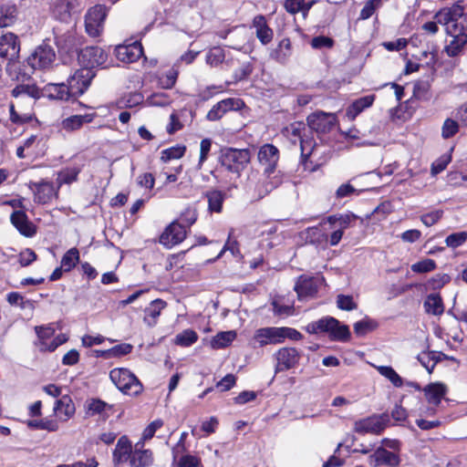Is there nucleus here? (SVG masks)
<instances>
[{"label": "nucleus", "mask_w": 467, "mask_h": 467, "mask_svg": "<svg viewBox=\"0 0 467 467\" xmlns=\"http://www.w3.org/2000/svg\"><path fill=\"white\" fill-rule=\"evenodd\" d=\"M48 96L55 99H67L71 96L68 85L48 84L46 87Z\"/></svg>", "instance_id": "39"}, {"label": "nucleus", "mask_w": 467, "mask_h": 467, "mask_svg": "<svg viewBox=\"0 0 467 467\" xmlns=\"http://www.w3.org/2000/svg\"><path fill=\"white\" fill-rule=\"evenodd\" d=\"M368 462L371 467H379L382 465L397 467L400 463V459L397 452L389 451L381 446L368 456Z\"/></svg>", "instance_id": "18"}, {"label": "nucleus", "mask_w": 467, "mask_h": 467, "mask_svg": "<svg viewBox=\"0 0 467 467\" xmlns=\"http://www.w3.org/2000/svg\"><path fill=\"white\" fill-rule=\"evenodd\" d=\"M56 54L48 46H39L28 57L27 63L33 69H46L55 61Z\"/></svg>", "instance_id": "15"}, {"label": "nucleus", "mask_w": 467, "mask_h": 467, "mask_svg": "<svg viewBox=\"0 0 467 467\" xmlns=\"http://www.w3.org/2000/svg\"><path fill=\"white\" fill-rule=\"evenodd\" d=\"M435 18L452 37L444 47L446 54L451 57L459 56L467 44V14L461 5H453L440 10Z\"/></svg>", "instance_id": "1"}, {"label": "nucleus", "mask_w": 467, "mask_h": 467, "mask_svg": "<svg viewBox=\"0 0 467 467\" xmlns=\"http://www.w3.org/2000/svg\"><path fill=\"white\" fill-rule=\"evenodd\" d=\"M163 425V421L161 420H155L151 423H150L143 431L141 440L139 442H145L146 441L150 440L155 432L161 428Z\"/></svg>", "instance_id": "55"}, {"label": "nucleus", "mask_w": 467, "mask_h": 467, "mask_svg": "<svg viewBox=\"0 0 467 467\" xmlns=\"http://www.w3.org/2000/svg\"><path fill=\"white\" fill-rule=\"evenodd\" d=\"M108 59L107 53L99 47H87L78 54V62L81 68H93L105 65Z\"/></svg>", "instance_id": "13"}, {"label": "nucleus", "mask_w": 467, "mask_h": 467, "mask_svg": "<svg viewBox=\"0 0 467 467\" xmlns=\"http://www.w3.org/2000/svg\"><path fill=\"white\" fill-rule=\"evenodd\" d=\"M443 212L441 210H435L431 213H425L420 217V221L426 226H431L435 224L441 217Z\"/></svg>", "instance_id": "61"}, {"label": "nucleus", "mask_w": 467, "mask_h": 467, "mask_svg": "<svg viewBox=\"0 0 467 467\" xmlns=\"http://www.w3.org/2000/svg\"><path fill=\"white\" fill-rule=\"evenodd\" d=\"M166 306V303L161 299H155L151 301L150 306L145 309L144 322L149 327H153L157 323V318L161 315L162 309Z\"/></svg>", "instance_id": "33"}, {"label": "nucleus", "mask_w": 467, "mask_h": 467, "mask_svg": "<svg viewBox=\"0 0 467 467\" xmlns=\"http://www.w3.org/2000/svg\"><path fill=\"white\" fill-rule=\"evenodd\" d=\"M251 159L250 151L246 149H226L221 157V162L228 171L240 172L249 163Z\"/></svg>", "instance_id": "11"}, {"label": "nucleus", "mask_w": 467, "mask_h": 467, "mask_svg": "<svg viewBox=\"0 0 467 467\" xmlns=\"http://www.w3.org/2000/svg\"><path fill=\"white\" fill-rule=\"evenodd\" d=\"M254 27L255 28L256 36L262 44L266 45L271 42L273 38V31L267 26L266 20L263 16H257L253 21Z\"/></svg>", "instance_id": "31"}, {"label": "nucleus", "mask_w": 467, "mask_h": 467, "mask_svg": "<svg viewBox=\"0 0 467 467\" xmlns=\"http://www.w3.org/2000/svg\"><path fill=\"white\" fill-rule=\"evenodd\" d=\"M174 461L177 467H202L201 458L192 454H184L178 459L174 458Z\"/></svg>", "instance_id": "48"}, {"label": "nucleus", "mask_w": 467, "mask_h": 467, "mask_svg": "<svg viewBox=\"0 0 467 467\" xmlns=\"http://www.w3.org/2000/svg\"><path fill=\"white\" fill-rule=\"evenodd\" d=\"M467 240L466 232L454 233L448 235L445 239V244L448 247L457 248Z\"/></svg>", "instance_id": "52"}, {"label": "nucleus", "mask_w": 467, "mask_h": 467, "mask_svg": "<svg viewBox=\"0 0 467 467\" xmlns=\"http://www.w3.org/2000/svg\"><path fill=\"white\" fill-rule=\"evenodd\" d=\"M79 173V169L76 167L66 168L57 173V183L58 188L62 184H69L75 182Z\"/></svg>", "instance_id": "45"}, {"label": "nucleus", "mask_w": 467, "mask_h": 467, "mask_svg": "<svg viewBox=\"0 0 467 467\" xmlns=\"http://www.w3.org/2000/svg\"><path fill=\"white\" fill-rule=\"evenodd\" d=\"M11 223L26 237H31L36 234V226L28 220L26 214L22 211H16L11 214Z\"/></svg>", "instance_id": "28"}, {"label": "nucleus", "mask_w": 467, "mask_h": 467, "mask_svg": "<svg viewBox=\"0 0 467 467\" xmlns=\"http://www.w3.org/2000/svg\"><path fill=\"white\" fill-rule=\"evenodd\" d=\"M185 237V228L178 223H171L160 236V243L171 248L182 243Z\"/></svg>", "instance_id": "22"}, {"label": "nucleus", "mask_w": 467, "mask_h": 467, "mask_svg": "<svg viewBox=\"0 0 467 467\" xmlns=\"http://www.w3.org/2000/svg\"><path fill=\"white\" fill-rule=\"evenodd\" d=\"M134 447L128 436H121L112 451V462L115 466H119L124 462H130Z\"/></svg>", "instance_id": "24"}, {"label": "nucleus", "mask_w": 467, "mask_h": 467, "mask_svg": "<svg viewBox=\"0 0 467 467\" xmlns=\"http://www.w3.org/2000/svg\"><path fill=\"white\" fill-rule=\"evenodd\" d=\"M451 161V156L450 155H443L440 157L438 160H436L431 164V172L433 176L437 175L438 173L441 172L443 170L446 169L447 165Z\"/></svg>", "instance_id": "58"}, {"label": "nucleus", "mask_w": 467, "mask_h": 467, "mask_svg": "<svg viewBox=\"0 0 467 467\" xmlns=\"http://www.w3.org/2000/svg\"><path fill=\"white\" fill-rule=\"evenodd\" d=\"M458 130L459 125L457 121L451 119H447L442 125L441 135L444 139H448L455 135Z\"/></svg>", "instance_id": "56"}, {"label": "nucleus", "mask_w": 467, "mask_h": 467, "mask_svg": "<svg viewBox=\"0 0 467 467\" xmlns=\"http://www.w3.org/2000/svg\"><path fill=\"white\" fill-rule=\"evenodd\" d=\"M20 52V45L17 36L13 33L0 36V57L8 60L6 71L15 80L24 82L29 79L28 74L22 72L17 61Z\"/></svg>", "instance_id": "3"}, {"label": "nucleus", "mask_w": 467, "mask_h": 467, "mask_svg": "<svg viewBox=\"0 0 467 467\" xmlns=\"http://www.w3.org/2000/svg\"><path fill=\"white\" fill-rule=\"evenodd\" d=\"M304 130L303 123H292L287 129V132L291 133L292 136L297 137L300 140L301 154L303 157H308L313 149L311 140H305L301 137V130Z\"/></svg>", "instance_id": "35"}, {"label": "nucleus", "mask_w": 467, "mask_h": 467, "mask_svg": "<svg viewBox=\"0 0 467 467\" xmlns=\"http://www.w3.org/2000/svg\"><path fill=\"white\" fill-rule=\"evenodd\" d=\"M273 311L275 315L280 317H289L294 315V301L285 296H276L272 300Z\"/></svg>", "instance_id": "30"}, {"label": "nucleus", "mask_w": 467, "mask_h": 467, "mask_svg": "<svg viewBox=\"0 0 467 467\" xmlns=\"http://www.w3.org/2000/svg\"><path fill=\"white\" fill-rule=\"evenodd\" d=\"M39 88L30 83L22 82L12 90V96L17 100L10 104V117L15 123L27 122L34 117L33 99L39 98Z\"/></svg>", "instance_id": "2"}, {"label": "nucleus", "mask_w": 467, "mask_h": 467, "mask_svg": "<svg viewBox=\"0 0 467 467\" xmlns=\"http://www.w3.org/2000/svg\"><path fill=\"white\" fill-rule=\"evenodd\" d=\"M107 14V8L102 5H96L87 11L85 16V28L86 32L90 36L96 37L101 34Z\"/></svg>", "instance_id": "12"}, {"label": "nucleus", "mask_w": 467, "mask_h": 467, "mask_svg": "<svg viewBox=\"0 0 467 467\" xmlns=\"http://www.w3.org/2000/svg\"><path fill=\"white\" fill-rule=\"evenodd\" d=\"M108 407L107 403L99 400H91L88 403V413L90 415L99 414Z\"/></svg>", "instance_id": "63"}, {"label": "nucleus", "mask_w": 467, "mask_h": 467, "mask_svg": "<svg viewBox=\"0 0 467 467\" xmlns=\"http://www.w3.org/2000/svg\"><path fill=\"white\" fill-rule=\"evenodd\" d=\"M36 260V253L29 248L23 250L19 254V263L22 266H27Z\"/></svg>", "instance_id": "64"}, {"label": "nucleus", "mask_w": 467, "mask_h": 467, "mask_svg": "<svg viewBox=\"0 0 467 467\" xmlns=\"http://www.w3.org/2000/svg\"><path fill=\"white\" fill-rule=\"evenodd\" d=\"M279 160V151L273 144L263 145L258 151V161L265 168V172L272 173Z\"/></svg>", "instance_id": "21"}, {"label": "nucleus", "mask_w": 467, "mask_h": 467, "mask_svg": "<svg viewBox=\"0 0 467 467\" xmlns=\"http://www.w3.org/2000/svg\"><path fill=\"white\" fill-rule=\"evenodd\" d=\"M6 300L11 306H19L22 309L33 306V303L30 300H25L17 292H11L7 294Z\"/></svg>", "instance_id": "54"}, {"label": "nucleus", "mask_w": 467, "mask_h": 467, "mask_svg": "<svg viewBox=\"0 0 467 467\" xmlns=\"http://www.w3.org/2000/svg\"><path fill=\"white\" fill-rule=\"evenodd\" d=\"M337 307L342 310H353L357 308V304L350 296L339 295L337 299Z\"/></svg>", "instance_id": "60"}, {"label": "nucleus", "mask_w": 467, "mask_h": 467, "mask_svg": "<svg viewBox=\"0 0 467 467\" xmlns=\"http://www.w3.org/2000/svg\"><path fill=\"white\" fill-rule=\"evenodd\" d=\"M17 16V9L15 5H2L0 6V27L12 26Z\"/></svg>", "instance_id": "37"}, {"label": "nucleus", "mask_w": 467, "mask_h": 467, "mask_svg": "<svg viewBox=\"0 0 467 467\" xmlns=\"http://www.w3.org/2000/svg\"><path fill=\"white\" fill-rule=\"evenodd\" d=\"M53 413L55 419L52 420L57 421L59 427L60 423H66L71 420L76 414V406L71 397L63 395L60 399L57 400L53 407Z\"/></svg>", "instance_id": "16"}, {"label": "nucleus", "mask_w": 467, "mask_h": 467, "mask_svg": "<svg viewBox=\"0 0 467 467\" xmlns=\"http://www.w3.org/2000/svg\"><path fill=\"white\" fill-rule=\"evenodd\" d=\"M449 391L448 386L441 381L431 382L423 389L425 400L429 404L428 407L420 409V417H431L437 413V408L441 400L445 398Z\"/></svg>", "instance_id": "7"}, {"label": "nucleus", "mask_w": 467, "mask_h": 467, "mask_svg": "<svg viewBox=\"0 0 467 467\" xmlns=\"http://www.w3.org/2000/svg\"><path fill=\"white\" fill-rule=\"evenodd\" d=\"M143 101V97L140 93H130L125 95L123 98L118 101L119 108H133Z\"/></svg>", "instance_id": "47"}, {"label": "nucleus", "mask_w": 467, "mask_h": 467, "mask_svg": "<svg viewBox=\"0 0 467 467\" xmlns=\"http://www.w3.org/2000/svg\"><path fill=\"white\" fill-rule=\"evenodd\" d=\"M208 199L209 210L211 212L220 213L222 211L224 194L221 191L213 190L206 193Z\"/></svg>", "instance_id": "43"}, {"label": "nucleus", "mask_w": 467, "mask_h": 467, "mask_svg": "<svg viewBox=\"0 0 467 467\" xmlns=\"http://www.w3.org/2000/svg\"><path fill=\"white\" fill-rule=\"evenodd\" d=\"M375 100L374 95H368L362 97L357 100H355L347 109L346 115L350 119L353 120L355 118L360 114L364 109L372 106Z\"/></svg>", "instance_id": "32"}, {"label": "nucleus", "mask_w": 467, "mask_h": 467, "mask_svg": "<svg viewBox=\"0 0 467 467\" xmlns=\"http://www.w3.org/2000/svg\"><path fill=\"white\" fill-rule=\"evenodd\" d=\"M35 330L37 336L36 346L42 352L54 351L57 347L67 342L68 338L65 334L55 336L56 329L53 324L36 327Z\"/></svg>", "instance_id": "9"}, {"label": "nucleus", "mask_w": 467, "mask_h": 467, "mask_svg": "<svg viewBox=\"0 0 467 467\" xmlns=\"http://www.w3.org/2000/svg\"><path fill=\"white\" fill-rule=\"evenodd\" d=\"M143 54V48L139 42L119 45L115 48L116 57L124 63H133Z\"/></svg>", "instance_id": "23"}, {"label": "nucleus", "mask_w": 467, "mask_h": 467, "mask_svg": "<svg viewBox=\"0 0 467 467\" xmlns=\"http://www.w3.org/2000/svg\"><path fill=\"white\" fill-rule=\"evenodd\" d=\"M95 74L89 68L78 69L67 80L72 97L82 95L89 87Z\"/></svg>", "instance_id": "14"}, {"label": "nucleus", "mask_w": 467, "mask_h": 467, "mask_svg": "<svg viewBox=\"0 0 467 467\" xmlns=\"http://www.w3.org/2000/svg\"><path fill=\"white\" fill-rule=\"evenodd\" d=\"M132 349V346L130 344H119L109 349H107L103 354L106 356V358L121 357L129 354Z\"/></svg>", "instance_id": "51"}, {"label": "nucleus", "mask_w": 467, "mask_h": 467, "mask_svg": "<svg viewBox=\"0 0 467 467\" xmlns=\"http://www.w3.org/2000/svg\"><path fill=\"white\" fill-rule=\"evenodd\" d=\"M26 425L32 429L43 430L49 432H55L59 430L57 421L49 418L27 420Z\"/></svg>", "instance_id": "40"}, {"label": "nucleus", "mask_w": 467, "mask_h": 467, "mask_svg": "<svg viewBox=\"0 0 467 467\" xmlns=\"http://www.w3.org/2000/svg\"><path fill=\"white\" fill-rule=\"evenodd\" d=\"M306 330L309 334L326 333L334 341H348L350 337L348 327L331 317L307 324Z\"/></svg>", "instance_id": "4"}, {"label": "nucleus", "mask_w": 467, "mask_h": 467, "mask_svg": "<svg viewBox=\"0 0 467 467\" xmlns=\"http://www.w3.org/2000/svg\"><path fill=\"white\" fill-rule=\"evenodd\" d=\"M424 308L431 315H441L443 312L442 301L438 295H430L424 302Z\"/></svg>", "instance_id": "42"}, {"label": "nucleus", "mask_w": 467, "mask_h": 467, "mask_svg": "<svg viewBox=\"0 0 467 467\" xmlns=\"http://www.w3.org/2000/svg\"><path fill=\"white\" fill-rule=\"evenodd\" d=\"M382 0H368L360 12L361 19L369 18L375 10L381 5Z\"/></svg>", "instance_id": "57"}, {"label": "nucleus", "mask_w": 467, "mask_h": 467, "mask_svg": "<svg viewBox=\"0 0 467 467\" xmlns=\"http://www.w3.org/2000/svg\"><path fill=\"white\" fill-rule=\"evenodd\" d=\"M311 47L315 49H321V48H331L334 45V41L332 38L324 36H318L314 37L311 40Z\"/></svg>", "instance_id": "59"}, {"label": "nucleus", "mask_w": 467, "mask_h": 467, "mask_svg": "<svg viewBox=\"0 0 467 467\" xmlns=\"http://www.w3.org/2000/svg\"><path fill=\"white\" fill-rule=\"evenodd\" d=\"M378 372L387 379H389L395 387L400 388L403 385V379L395 371V369L389 366H373Z\"/></svg>", "instance_id": "41"}, {"label": "nucleus", "mask_w": 467, "mask_h": 467, "mask_svg": "<svg viewBox=\"0 0 467 467\" xmlns=\"http://www.w3.org/2000/svg\"><path fill=\"white\" fill-rule=\"evenodd\" d=\"M376 327L377 323L375 321L366 318L354 324V332L358 336H364L367 333L374 330Z\"/></svg>", "instance_id": "49"}, {"label": "nucleus", "mask_w": 467, "mask_h": 467, "mask_svg": "<svg viewBox=\"0 0 467 467\" xmlns=\"http://www.w3.org/2000/svg\"><path fill=\"white\" fill-rule=\"evenodd\" d=\"M82 5L78 0H54L50 12L52 16L60 22L70 23L75 15H78Z\"/></svg>", "instance_id": "10"}, {"label": "nucleus", "mask_w": 467, "mask_h": 467, "mask_svg": "<svg viewBox=\"0 0 467 467\" xmlns=\"http://www.w3.org/2000/svg\"><path fill=\"white\" fill-rule=\"evenodd\" d=\"M79 261V252L77 248L69 249L61 259V268L68 272L73 269Z\"/></svg>", "instance_id": "44"}, {"label": "nucleus", "mask_w": 467, "mask_h": 467, "mask_svg": "<svg viewBox=\"0 0 467 467\" xmlns=\"http://www.w3.org/2000/svg\"><path fill=\"white\" fill-rule=\"evenodd\" d=\"M357 218L355 214H340V215H331L327 218V222L335 228L334 231L327 236L325 234H320L319 229L317 227L311 228L308 230L309 234L316 235L319 234L320 238H318L316 242L321 244L324 242H328L331 246H336L341 241L344 232L350 226V223Z\"/></svg>", "instance_id": "6"}, {"label": "nucleus", "mask_w": 467, "mask_h": 467, "mask_svg": "<svg viewBox=\"0 0 467 467\" xmlns=\"http://www.w3.org/2000/svg\"><path fill=\"white\" fill-rule=\"evenodd\" d=\"M307 124L317 132L329 131L336 124V116L323 111L315 112L307 117Z\"/></svg>", "instance_id": "20"}, {"label": "nucleus", "mask_w": 467, "mask_h": 467, "mask_svg": "<svg viewBox=\"0 0 467 467\" xmlns=\"http://www.w3.org/2000/svg\"><path fill=\"white\" fill-rule=\"evenodd\" d=\"M322 283L323 278L319 276L308 277L302 275L298 278L295 290L300 299L307 296H313L317 292V289Z\"/></svg>", "instance_id": "25"}, {"label": "nucleus", "mask_w": 467, "mask_h": 467, "mask_svg": "<svg viewBox=\"0 0 467 467\" xmlns=\"http://www.w3.org/2000/svg\"><path fill=\"white\" fill-rule=\"evenodd\" d=\"M224 59L223 50L220 47H214L209 51L206 57V62L212 67L219 66Z\"/></svg>", "instance_id": "53"}, {"label": "nucleus", "mask_w": 467, "mask_h": 467, "mask_svg": "<svg viewBox=\"0 0 467 467\" xmlns=\"http://www.w3.org/2000/svg\"><path fill=\"white\" fill-rule=\"evenodd\" d=\"M314 2H306L304 0H285L284 7L291 15L302 13L304 18L307 16L308 11L311 9Z\"/></svg>", "instance_id": "36"}, {"label": "nucleus", "mask_w": 467, "mask_h": 467, "mask_svg": "<svg viewBox=\"0 0 467 467\" xmlns=\"http://www.w3.org/2000/svg\"><path fill=\"white\" fill-rule=\"evenodd\" d=\"M198 337V334L194 330L189 328L177 334L173 342L177 346L187 348L196 343Z\"/></svg>", "instance_id": "38"}, {"label": "nucleus", "mask_w": 467, "mask_h": 467, "mask_svg": "<svg viewBox=\"0 0 467 467\" xmlns=\"http://www.w3.org/2000/svg\"><path fill=\"white\" fill-rule=\"evenodd\" d=\"M94 118V113L85 115H72L61 121L60 128L67 132L75 131L79 130L84 123L91 122Z\"/></svg>", "instance_id": "29"}, {"label": "nucleus", "mask_w": 467, "mask_h": 467, "mask_svg": "<svg viewBox=\"0 0 467 467\" xmlns=\"http://www.w3.org/2000/svg\"><path fill=\"white\" fill-rule=\"evenodd\" d=\"M30 189L34 192L35 201L39 203H48L58 195V186L46 181L31 182Z\"/></svg>", "instance_id": "19"}, {"label": "nucleus", "mask_w": 467, "mask_h": 467, "mask_svg": "<svg viewBox=\"0 0 467 467\" xmlns=\"http://www.w3.org/2000/svg\"><path fill=\"white\" fill-rule=\"evenodd\" d=\"M143 442H137L134 446L130 460V467H149L153 462V453L150 450L143 449Z\"/></svg>", "instance_id": "27"}, {"label": "nucleus", "mask_w": 467, "mask_h": 467, "mask_svg": "<svg viewBox=\"0 0 467 467\" xmlns=\"http://www.w3.org/2000/svg\"><path fill=\"white\" fill-rule=\"evenodd\" d=\"M301 337V334L291 327H267L256 329L253 340L259 347H265L266 345L281 344L285 338L299 340Z\"/></svg>", "instance_id": "5"}, {"label": "nucleus", "mask_w": 467, "mask_h": 467, "mask_svg": "<svg viewBox=\"0 0 467 467\" xmlns=\"http://www.w3.org/2000/svg\"><path fill=\"white\" fill-rule=\"evenodd\" d=\"M451 280V277L447 274H437L433 277H431L428 284L431 288L432 289H439L442 287L444 285L449 283Z\"/></svg>", "instance_id": "62"}, {"label": "nucleus", "mask_w": 467, "mask_h": 467, "mask_svg": "<svg viewBox=\"0 0 467 467\" xmlns=\"http://www.w3.org/2000/svg\"><path fill=\"white\" fill-rule=\"evenodd\" d=\"M410 268L414 273H429L436 268V263L434 260L427 258L411 265Z\"/></svg>", "instance_id": "50"}, {"label": "nucleus", "mask_w": 467, "mask_h": 467, "mask_svg": "<svg viewBox=\"0 0 467 467\" xmlns=\"http://www.w3.org/2000/svg\"><path fill=\"white\" fill-rule=\"evenodd\" d=\"M109 378L113 384L126 395L137 396L143 390L140 381L128 368H113L109 373Z\"/></svg>", "instance_id": "8"}, {"label": "nucleus", "mask_w": 467, "mask_h": 467, "mask_svg": "<svg viewBox=\"0 0 467 467\" xmlns=\"http://www.w3.org/2000/svg\"><path fill=\"white\" fill-rule=\"evenodd\" d=\"M236 337L237 333L235 330L219 332L211 339L210 346L213 349L224 348L230 346Z\"/></svg>", "instance_id": "34"}, {"label": "nucleus", "mask_w": 467, "mask_h": 467, "mask_svg": "<svg viewBox=\"0 0 467 467\" xmlns=\"http://www.w3.org/2000/svg\"><path fill=\"white\" fill-rule=\"evenodd\" d=\"M186 150V147L182 145H177L161 151V160L164 162L171 160H177L182 158Z\"/></svg>", "instance_id": "46"}, {"label": "nucleus", "mask_w": 467, "mask_h": 467, "mask_svg": "<svg viewBox=\"0 0 467 467\" xmlns=\"http://www.w3.org/2000/svg\"><path fill=\"white\" fill-rule=\"evenodd\" d=\"M388 415H374L367 419L361 420L355 423L354 430L358 433H374L379 434L388 425Z\"/></svg>", "instance_id": "17"}, {"label": "nucleus", "mask_w": 467, "mask_h": 467, "mask_svg": "<svg viewBox=\"0 0 467 467\" xmlns=\"http://www.w3.org/2000/svg\"><path fill=\"white\" fill-rule=\"evenodd\" d=\"M276 371L287 370L298 363L299 354L296 348H283L276 352Z\"/></svg>", "instance_id": "26"}]
</instances>
